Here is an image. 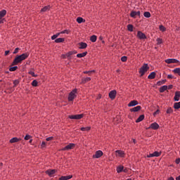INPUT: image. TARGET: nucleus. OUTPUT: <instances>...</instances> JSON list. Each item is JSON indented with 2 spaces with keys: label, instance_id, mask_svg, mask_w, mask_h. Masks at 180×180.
<instances>
[{
  "label": "nucleus",
  "instance_id": "obj_1",
  "mask_svg": "<svg viewBox=\"0 0 180 180\" xmlns=\"http://www.w3.org/2000/svg\"><path fill=\"white\" fill-rule=\"evenodd\" d=\"M29 57V53H25L22 55L17 56L13 61L12 65H18L19 63H22L24 60H26Z\"/></svg>",
  "mask_w": 180,
  "mask_h": 180
},
{
  "label": "nucleus",
  "instance_id": "obj_2",
  "mask_svg": "<svg viewBox=\"0 0 180 180\" xmlns=\"http://www.w3.org/2000/svg\"><path fill=\"white\" fill-rule=\"evenodd\" d=\"M148 70H150V67H148L147 63H144L139 70V74H141V77H143V75H144V74H146Z\"/></svg>",
  "mask_w": 180,
  "mask_h": 180
},
{
  "label": "nucleus",
  "instance_id": "obj_3",
  "mask_svg": "<svg viewBox=\"0 0 180 180\" xmlns=\"http://www.w3.org/2000/svg\"><path fill=\"white\" fill-rule=\"evenodd\" d=\"M75 94H77V89H73V90L70 93V94H69V96H68V101H69L70 102L74 101V99H75V98H77V95H76Z\"/></svg>",
  "mask_w": 180,
  "mask_h": 180
},
{
  "label": "nucleus",
  "instance_id": "obj_4",
  "mask_svg": "<svg viewBox=\"0 0 180 180\" xmlns=\"http://www.w3.org/2000/svg\"><path fill=\"white\" fill-rule=\"evenodd\" d=\"M167 64H180L179 60L174 58H169L165 60Z\"/></svg>",
  "mask_w": 180,
  "mask_h": 180
},
{
  "label": "nucleus",
  "instance_id": "obj_5",
  "mask_svg": "<svg viewBox=\"0 0 180 180\" xmlns=\"http://www.w3.org/2000/svg\"><path fill=\"white\" fill-rule=\"evenodd\" d=\"M74 147H75V143H69L65 148H62L61 150L62 151H68V150H72V148H74Z\"/></svg>",
  "mask_w": 180,
  "mask_h": 180
},
{
  "label": "nucleus",
  "instance_id": "obj_6",
  "mask_svg": "<svg viewBox=\"0 0 180 180\" xmlns=\"http://www.w3.org/2000/svg\"><path fill=\"white\" fill-rule=\"evenodd\" d=\"M82 117H84V114L69 115V119H75L76 120H79V119H82Z\"/></svg>",
  "mask_w": 180,
  "mask_h": 180
},
{
  "label": "nucleus",
  "instance_id": "obj_7",
  "mask_svg": "<svg viewBox=\"0 0 180 180\" xmlns=\"http://www.w3.org/2000/svg\"><path fill=\"white\" fill-rule=\"evenodd\" d=\"M136 37L140 39V40H144V39H147L146 34L143 33L141 31H138Z\"/></svg>",
  "mask_w": 180,
  "mask_h": 180
},
{
  "label": "nucleus",
  "instance_id": "obj_8",
  "mask_svg": "<svg viewBox=\"0 0 180 180\" xmlns=\"http://www.w3.org/2000/svg\"><path fill=\"white\" fill-rule=\"evenodd\" d=\"M103 155V152L102 150H97L96 153L93 155V158H101Z\"/></svg>",
  "mask_w": 180,
  "mask_h": 180
},
{
  "label": "nucleus",
  "instance_id": "obj_9",
  "mask_svg": "<svg viewBox=\"0 0 180 180\" xmlns=\"http://www.w3.org/2000/svg\"><path fill=\"white\" fill-rule=\"evenodd\" d=\"M149 129H152L153 130H158V129H160V125L157 122H153L150 124Z\"/></svg>",
  "mask_w": 180,
  "mask_h": 180
},
{
  "label": "nucleus",
  "instance_id": "obj_10",
  "mask_svg": "<svg viewBox=\"0 0 180 180\" xmlns=\"http://www.w3.org/2000/svg\"><path fill=\"white\" fill-rule=\"evenodd\" d=\"M116 94H117V92L116 91V90H112L109 93V98L110 99H115V98H116Z\"/></svg>",
  "mask_w": 180,
  "mask_h": 180
},
{
  "label": "nucleus",
  "instance_id": "obj_11",
  "mask_svg": "<svg viewBox=\"0 0 180 180\" xmlns=\"http://www.w3.org/2000/svg\"><path fill=\"white\" fill-rule=\"evenodd\" d=\"M139 105V101H136V100H133L131 101L129 104H128V106L129 108H131L133 106H136Z\"/></svg>",
  "mask_w": 180,
  "mask_h": 180
},
{
  "label": "nucleus",
  "instance_id": "obj_12",
  "mask_svg": "<svg viewBox=\"0 0 180 180\" xmlns=\"http://www.w3.org/2000/svg\"><path fill=\"white\" fill-rule=\"evenodd\" d=\"M56 172V169H49L46 172V174H49V176H53V175H54Z\"/></svg>",
  "mask_w": 180,
  "mask_h": 180
},
{
  "label": "nucleus",
  "instance_id": "obj_13",
  "mask_svg": "<svg viewBox=\"0 0 180 180\" xmlns=\"http://www.w3.org/2000/svg\"><path fill=\"white\" fill-rule=\"evenodd\" d=\"M79 49H80V50L86 49V47H88V44H86V43H85V42L79 43Z\"/></svg>",
  "mask_w": 180,
  "mask_h": 180
},
{
  "label": "nucleus",
  "instance_id": "obj_14",
  "mask_svg": "<svg viewBox=\"0 0 180 180\" xmlns=\"http://www.w3.org/2000/svg\"><path fill=\"white\" fill-rule=\"evenodd\" d=\"M131 18H136L140 16V11H131L130 14Z\"/></svg>",
  "mask_w": 180,
  "mask_h": 180
},
{
  "label": "nucleus",
  "instance_id": "obj_15",
  "mask_svg": "<svg viewBox=\"0 0 180 180\" xmlns=\"http://www.w3.org/2000/svg\"><path fill=\"white\" fill-rule=\"evenodd\" d=\"M179 98H180V91H176L174 98V101L176 102H178V101H179Z\"/></svg>",
  "mask_w": 180,
  "mask_h": 180
},
{
  "label": "nucleus",
  "instance_id": "obj_16",
  "mask_svg": "<svg viewBox=\"0 0 180 180\" xmlns=\"http://www.w3.org/2000/svg\"><path fill=\"white\" fill-rule=\"evenodd\" d=\"M139 110H141V106L140 105L130 109V112H139Z\"/></svg>",
  "mask_w": 180,
  "mask_h": 180
},
{
  "label": "nucleus",
  "instance_id": "obj_17",
  "mask_svg": "<svg viewBox=\"0 0 180 180\" xmlns=\"http://www.w3.org/2000/svg\"><path fill=\"white\" fill-rule=\"evenodd\" d=\"M115 154L118 157H124V152L122 150H116Z\"/></svg>",
  "mask_w": 180,
  "mask_h": 180
},
{
  "label": "nucleus",
  "instance_id": "obj_18",
  "mask_svg": "<svg viewBox=\"0 0 180 180\" xmlns=\"http://www.w3.org/2000/svg\"><path fill=\"white\" fill-rule=\"evenodd\" d=\"M71 178H72V175L62 176L60 178H59V180H68L71 179Z\"/></svg>",
  "mask_w": 180,
  "mask_h": 180
},
{
  "label": "nucleus",
  "instance_id": "obj_19",
  "mask_svg": "<svg viewBox=\"0 0 180 180\" xmlns=\"http://www.w3.org/2000/svg\"><path fill=\"white\" fill-rule=\"evenodd\" d=\"M167 89H168V86L167 85L162 86L160 88V92L162 94V92H165Z\"/></svg>",
  "mask_w": 180,
  "mask_h": 180
},
{
  "label": "nucleus",
  "instance_id": "obj_20",
  "mask_svg": "<svg viewBox=\"0 0 180 180\" xmlns=\"http://www.w3.org/2000/svg\"><path fill=\"white\" fill-rule=\"evenodd\" d=\"M88 54V52H84V53H78L77 55V57L78 58H82V57H85V56H86Z\"/></svg>",
  "mask_w": 180,
  "mask_h": 180
},
{
  "label": "nucleus",
  "instance_id": "obj_21",
  "mask_svg": "<svg viewBox=\"0 0 180 180\" xmlns=\"http://www.w3.org/2000/svg\"><path fill=\"white\" fill-rule=\"evenodd\" d=\"M155 72H152L148 77V79H154V78H155Z\"/></svg>",
  "mask_w": 180,
  "mask_h": 180
},
{
  "label": "nucleus",
  "instance_id": "obj_22",
  "mask_svg": "<svg viewBox=\"0 0 180 180\" xmlns=\"http://www.w3.org/2000/svg\"><path fill=\"white\" fill-rule=\"evenodd\" d=\"M89 81H91V77L83 78L82 79V84H86V82H89Z\"/></svg>",
  "mask_w": 180,
  "mask_h": 180
},
{
  "label": "nucleus",
  "instance_id": "obj_23",
  "mask_svg": "<svg viewBox=\"0 0 180 180\" xmlns=\"http://www.w3.org/2000/svg\"><path fill=\"white\" fill-rule=\"evenodd\" d=\"M142 120H144V115H141L138 117V119L136 120V123H140V122H142Z\"/></svg>",
  "mask_w": 180,
  "mask_h": 180
},
{
  "label": "nucleus",
  "instance_id": "obj_24",
  "mask_svg": "<svg viewBox=\"0 0 180 180\" xmlns=\"http://www.w3.org/2000/svg\"><path fill=\"white\" fill-rule=\"evenodd\" d=\"M18 141H20V139L16 138V137H14V138H12L11 140H10V143H18Z\"/></svg>",
  "mask_w": 180,
  "mask_h": 180
},
{
  "label": "nucleus",
  "instance_id": "obj_25",
  "mask_svg": "<svg viewBox=\"0 0 180 180\" xmlns=\"http://www.w3.org/2000/svg\"><path fill=\"white\" fill-rule=\"evenodd\" d=\"M6 15V10H2L0 11V19H2Z\"/></svg>",
  "mask_w": 180,
  "mask_h": 180
},
{
  "label": "nucleus",
  "instance_id": "obj_26",
  "mask_svg": "<svg viewBox=\"0 0 180 180\" xmlns=\"http://www.w3.org/2000/svg\"><path fill=\"white\" fill-rule=\"evenodd\" d=\"M76 20H77V23L85 22V20H84V18H82V17H78Z\"/></svg>",
  "mask_w": 180,
  "mask_h": 180
},
{
  "label": "nucleus",
  "instance_id": "obj_27",
  "mask_svg": "<svg viewBox=\"0 0 180 180\" xmlns=\"http://www.w3.org/2000/svg\"><path fill=\"white\" fill-rule=\"evenodd\" d=\"M47 11H50V6H44L41 8V12H47Z\"/></svg>",
  "mask_w": 180,
  "mask_h": 180
},
{
  "label": "nucleus",
  "instance_id": "obj_28",
  "mask_svg": "<svg viewBox=\"0 0 180 180\" xmlns=\"http://www.w3.org/2000/svg\"><path fill=\"white\" fill-rule=\"evenodd\" d=\"M167 82V79H163L162 81H159L157 82V85H158V86H160V85H164V84H165Z\"/></svg>",
  "mask_w": 180,
  "mask_h": 180
},
{
  "label": "nucleus",
  "instance_id": "obj_29",
  "mask_svg": "<svg viewBox=\"0 0 180 180\" xmlns=\"http://www.w3.org/2000/svg\"><path fill=\"white\" fill-rule=\"evenodd\" d=\"M80 130L82 131H89L91 130V127H82Z\"/></svg>",
  "mask_w": 180,
  "mask_h": 180
},
{
  "label": "nucleus",
  "instance_id": "obj_30",
  "mask_svg": "<svg viewBox=\"0 0 180 180\" xmlns=\"http://www.w3.org/2000/svg\"><path fill=\"white\" fill-rule=\"evenodd\" d=\"M124 167L123 166H119L117 168V172L118 174H120V172H122L124 169Z\"/></svg>",
  "mask_w": 180,
  "mask_h": 180
},
{
  "label": "nucleus",
  "instance_id": "obj_31",
  "mask_svg": "<svg viewBox=\"0 0 180 180\" xmlns=\"http://www.w3.org/2000/svg\"><path fill=\"white\" fill-rule=\"evenodd\" d=\"M64 40V38H58L55 40V43H63Z\"/></svg>",
  "mask_w": 180,
  "mask_h": 180
},
{
  "label": "nucleus",
  "instance_id": "obj_32",
  "mask_svg": "<svg viewBox=\"0 0 180 180\" xmlns=\"http://www.w3.org/2000/svg\"><path fill=\"white\" fill-rule=\"evenodd\" d=\"M143 16L145 18H151V13H150L148 11H146L143 13Z\"/></svg>",
  "mask_w": 180,
  "mask_h": 180
},
{
  "label": "nucleus",
  "instance_id": "obj_33",
  "mask_svg": "<svg viewBox=\"0 0 180 180\" xmlns=\"http://www.w3.org/2000/svg\"><path fill=\"white\" fill-rule=\"evenodd\" d=\"M127 29H128L129 32H133V29H134L133 25L129 24L127 25Z\"/></svg>",
  "mask_w": 180,
  "mask_h": 180
},
{
  "label": "nucleus",
  "instance_id": "obj_34",
  "mask_svg": "<svg viewBox=\"0 0 180 180\" xmlns=\"http://www.w3.org/2000/svg\"><path fill=\"white\" fill-rule=\"evenodd\" d=\"M174 109H180V102L174 103Z\"/></svg>",
  "mask_w": 180,
  "mask_h": 180
},
{
  "label": "nucleus",
  "instance_id": "obj_35",
  "mask_svg": "<svg viewBox=\"0 0 180 180\" xmlns=\"http://www.w3.org/2000/svg\"><path fill=\"white\" fill-rule=\"evenodd\" d=\"M28 73H29L30 75H32V77H37V75H35V74H34V72L33 71V69H31V70L29 71Z\"/></svg>",
  "mask_w": 180,
  "mask_h": 180
},
{
  "label": "nucleus",
  "instance_id": "obj_36",
  "mask_svg": "<svg viewBox=\"0 0 180 180\" xmlns=\"http://www.w3.org/2000/svg\"><path fill=\"white\" fill-rule=\"evenodd\" d=\"M91 41H92V43H95V41H96V35H93L90 38Z\"/></svg>",
  "mask_w": 180,
  "mask_h": 180
},
{
  "label": "nucleus",
  "instance_id": "obj_37",
  "mask_svg": "<svg viewBox=\"0 0 180 180\" xmlns=\"http://www.w3.org/2000/svg\"><path fill=\"white\" fill-rule=\"evenodd\" d=\"M161 155V152L155 151L153 153V157H160Z\"/></svg>",
  "mask_w": 180,
  "mask_h": 180
},
{
  "label": "nucleus",
  "instance_id": "obj_38",
  "mask_svg": "<svg viewBox=\"0 0 180 180\" xmlns=\"http://www.w3.org/2000/svg\"><path fill=\"white\" fill-rule=\"evenodd\" d=\"M65 56H66V58H68V60H71V56H72V55L71 51H70L68 53H66Z\"/></svg>",
  "mask_w": 180,
  "mask_h": 180
},
{
  "label": "nucleus",
  "instance_id": "obj_39",
  "mask_svg": "<svg viewBox=\"0 0 180 180\" xmlns=\"http://www.w3.org/2000/svg\"><path fill=\"white\" fill-rule=\"evenodd\" d=\"M173 72H174V74H178V75H180V68H175L173 70Z\"/></svg>",
  "mask_w": 180,
  "mask_h": 180
},
{
  "label": "nucleus",
  "instance_id": "obj_40",
  "mask_svg": "<svg viewBox=\"0 0 180 180\" xmlns=\"http://www.w3.org/2000/svg\"><path fill=\"white\" fill-rule=\"evenodd\" d=\"M16 70H18V66H13L10 68L9 71L13 72V71H16Z\"/></svg>",
  "mask_w": 180,
  "mask_h": 180
},
{
  "label": "nucleus",
  "instance_id": "obj_41",
  "mask_svg": "<svg viewBox=\"0 0 180 180\" xmlns=\"http://www.w3.org/2000/svg\"><path fill=\"white\" fill-rule=\"evenodd\" d=\"M38 84L37 80H33L32 82V86H37Z\"/></svg>",
  "mask_w": 180,
  "mask_h": 180
},
{
  "label": "nucleus",
  "instance_id": "obj_42",
  "mask_svg": "<svg viewBox=\"0 0 180 180\" xmlns=\"http://www.w3.org/2000/svg\"><path fill=\"white\" fill-rule=\"evenodd\" d=\"M121 61H122V63H126V61H127V56H122L121 58Z\"/></svg>",
  "mask_w": 180,
  "mask_h": 180
},
{
  "label": "nucleus",
  "instance_id": "obj_43",
  "mask_svg": "<svg viewBox=\"0 0 180 180\" xmlns=\"http://www.w3.org/2000/svg\"><path fill=\"white\" fill-rule=\"evenodd\" d=\"M159 29L161 32H165L167 30L163 25H160Z\"/></svg>",
  "mask_w": 180,
  "mask_h": 180
},
{
  "label": "nucleus",
  "instance_id": "obj_44",
  "mask_svg": "<svg viewBox=\"0 0 180 180\" xmlns=\"http://www.w3.org/2000/svg\"><path fill=\"white\" fill-rule=\"evenodd\" d=\"M156 41H157V44H161V43H162V39L160 38H158L156 39Z\"/></svg>",
  "mask_w": 180,
  "mask_h": 180
},
{
  "label": "nucleus",
  "instance_id": "obj_45",
  "mask_svg": "<svg viewBox=\"0 0 180 180\" xmlns=\"http://www.w3.org/2000/svg\"><path fill=\"white\" fill-rule=\"evenodd\" d=\"M92 72H95V70L84 71V74H89V75H90V74H92Z\"/></svg>",
  "mask_w": 180,
  "mask_h": 180
},
{
  "label": "nucleus",
  "instance_id": "obj_46",
  "mask_svg": "<svg viewBox=\"0 0 180 180\" xmlns=\"http://www.w3.org/2000/svg\"><path fill=\"white\" fill-rule=\"evenodd\" d=\"M68 33H70V32L68 31V30H65L60 32V34H68Z\"/></svg>",
  "mask_w": 180,
  "mask_h": 180
},
{
  "label": "nucleus",
  "instance_id": "obj_47",
  "mask_svg": "<svg viewBox=\"0 0 180 180\" xmlns=\"http://www.w3.org/2000/svg\"><path fill=\"white\" fill-rule=\"evenodd\" d=\"M13 84H14V86H16L17 85L19 84V80H14L13 81Z\"/></svg>",
  "mask_w": 180,
  "mask_h": 180
},
{
  "label": "nucleus",
  "instance_id": "obj_48",
  "mask_svg": "<svg viewBox=\"0 0 180 180\" xmlns=\"http://www.w3.org/2000/svg\"><path fill=\"white\" fill-rule=\"evenodd\" d=\"M173 110H172V108H169L167 110V113H172Z\"/></svg>",
  "mask_w": 180,
  "mask_h": 180
},
{
  "label": "nucleus",
  "instance_id": "obj_49",
  "mask_svg": "<svg viewBox=\"0 0 180 180\" xmlns=\"http://www.w3.org/2000/svg\"><path fill=\"white\" fill-rule=\"evenodd\" d=\"M53 139H54V137L53 136H50L46 139V141H51V140H53Z\"/></svg>",
  "mask_w": 180,
  "mask_h": 180
},
{
  "label": "nucleus",
  "instance_id": "obj_50",
  "mask_svg": "<svg viewBox=\"0 0 180 180\" xmlns=\"http://www.w3.org/2000/svg\"><path fill=\"white\" fill-rule=\"evenodd\" d=\"M19 50H20V49L19 48H16L14 51H13V54H18V52L19 51Z\"/></svg>",
  "mask_w": 180,
  "mask_h": 180
},
{
  "label": "nucleus",
  "instance_id": "obj_51",
  "mask_svg": "<svg viewBox=\"0 0 180 180\" xmlns=\"http://www.w3.org/2000/svg\"><path fill=\"white\" fill-rule=\"evenodd\" d=\"M41 148H44V147H46V142L45 141H42V143L41 144Z\"/></svg>",
  "mask_w": 180,
  "mask_h": 180
},
{
  "label": "nucleus",
  "instance_id": "obj_52",
  "mask_svg": "<svg viewBox=\"0 0 180 180\" xmlns=\"http://www.w3.org/2000/svg\"><path fill=\"white\" fill-rule=\"evenodd\" d=\"M32 136H30V135H26L25 136V140H30V138H31Z\"/></svg>",
  "mask_w": 180,
  "mask_h": 180
},
{
  "label": "nucleus",
  "instance_id": "obj_53",
  "mask_svg": "<svg viewBox=\"0 0 180 180\" xmlns=\"http://www.w3.org/2000/svg\"><path fill=\"white\" fill-rule=\"evenodd\" d=\"M148 158H151L154 157V153H150L149 155H147Z\"/></svg>",
  "mask_w": 180,
  "mask_h": 180
},
{
  "label": "nucleus",
  "instance_id": "obj_54",
  "mask_svg": "<svg viewBox=\"0 0 180 180\" xmlns=\"http://www.w3.org/2000/svg\"><path fill=\"white\" fill-rule=\"evenodd\" d=\"M57 35H56V34H54V35H53L52 37H51V39L52 40H56V39H57Z\"/></svg>",
  "mask_w": 180,
  "mask_h": 180
},
{
  "label": "nucleus",
  "instance_id": "obj_55",
  "mask_svg": "<svg viewBox=\"0 0 180 180\" xmlns=\"http://www.w3.org/2000/svg\"><path fill=\"white\" fill-rule=\"evenodd\" d=\"M167 78H168L169 79H172V78H174V76H172V75H167Z\"/></svg>",
  "mask_w": 180,
  "mask_h": 180
},
{
  "label": "nucleus",
  "instance_id": "obj_56",
  "mask_svg": "<svg viewBox=\"0 0 180 180\" xmlns=\"http://www.w3.org/2000/svg\"><path fill=\"white\" fill-rule=\"evenodd\" d=\"M160 113V110H157L154 113L153 115L155 116L156 115H158Z\"/></svg>",
  "mask_w": 180,
  "mask_h": 180
},
{
  "label": "nucleus",
  "instance_id": "obj_57",
  "mask_svg": "<svg viewBox=\"0 0 180 180\" xmlns=\"http://www.w3.org/2000/svg\"><path fill=\"white\" fill-rule=\"evenodd\" d=\"M70 53H72V56L74 55V54H77V51H70Z\"/></svg>",
  "mask_w": 180,
  "mask_h": 180
},
{
  "label": "nucleus",
  "instance_id": "obj_58",
  "mask_svg": "<svg viewBox=\"0 0 180 180\" xmlns=\"http://www.w3.org/2000/svg\"><path fill=\"white\" fill-rule=\"evenodd\" d=\"M179 162H180V159L179 158L176 159V164H179Z\"/></svg>",
  "mask_w": 180,
  "mask_h": 180
},
{
  "label": "nucleus",
  "instance_id": "obj_59",
  "mask_svg": "<svg viewBox=\"0 0 180 180\" xmlns=\"http://www.w3.org/2000/svg\"><path fill=\"white\" fill-rule=\"evenodd\" d=\"M172 85L171 84V85H169L168 86H167V89H172Z\"/></svg>",
  "mask_w": 180,
  "mask_h": 180
},
{
  "label": "nucleus",
  "instance_id": "obj_60",
  "mask_svg": "<svg viewBox=\"0 0 180 180\" xmlns=\"http://www.w3.org/2000/svg\"><path fill=\"white\" fill-rule=\"evenodd\" d=\"M8 54H9V51H5V56H8Z\"/></svg>",
  "mask_w": 180,
  "mask_h": 180
},
{
  "label": "nucleus",
  "instance_id": "obj_61",
  "mask_svg": "<svg viewBox=\"0 0 180 180\" xmlns=\"http://www.w3.org/2000/svg\"><path fill=\"white\" fill-rule=\"evenodd\" d=\"M1 23H4V19H2V18H0V24Z\"/></svg>",
  "mask_w": 180,
  "mask_h": 180
},
{
  "label": "nucleus",
  "instance_id": "obj_62",
  "mask_svg": "<svg viewBox=\"0 0 180 180\" xmlns=\"http://www.w3.org/2000/svg\"><path fill=\"white\" fill-rule=\"evenodd\" d=\"M60 34H61V32H58L56 34H55L56 36H57V37H58V36H60Z\"/></svg>",
  "mask_w": 180,
  "mask_h": 180
},
{
  "label": "nucleus",
  "instance_id": "obj_63",
  "mask_svg": "<svg viewBox=\"0 0 180 180\" xmlns=\"http://www.w3.org/2000/svg\"><path fill=\"white\" fill-rule=\"evenodd\" d=\"M168 180H175L174 177H169Z\"/></svg>",
  "mask_w": 180,
  "mask_h": 180
},
{
  "label": "nucleus",
  "instance_id": "obj_64",
  "mask_svg": "<svg viewBox=\"0 0 180 180\" xmlns=\"http://www.w3.org/2000/svg\"><path fill=\"white\" fill-rule=\"evenodd\" d=\"M176 180H180V175L176 178Z\"/></svg>",
  "mask_w": 180,
  "mask_h": 180
}]
</instances>
